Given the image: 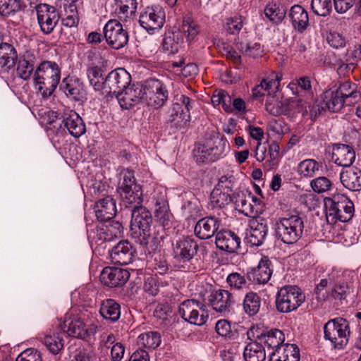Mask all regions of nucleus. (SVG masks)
Here are the masks:
<instances>
[{
  "instance_id": "20",
  "label": "nucleus",
  "mask_w": 361,
  "mask_h": 361,
  "mask_svg": "<svg viewBox=\"0 0 361 361\" xmlns=\"http://www.w3.org/2000/svg\"><path fill=\"white\" fill-rule=\"evenodd\" d=\"M61 119H62V128H66L72 136L79 137L85 133V125L75 111L64 109Z\"/></svg>"
},
{
  "instance_id": "40",
  "label": "nucleus",
  "mask_w": 361,
  "mask_h": 361,
  "mask_svg": "<svg viewBox=\"0 0 361 361\" xmlns=\"http://www.w3.org/2000/svg\"><path fill=\"white\" fill-rule=\"evenodd\" d=\"M25 7L21 0H0V16L4 18L13 17Z\"/></svg>"
},
{
  "instance_id": "51",
  "label": "nucleus",
  "mask_w": 361,
  "mask_h": 361,
  "mask_svg": "<svg viewBox=\"0 0 361 361\" xmlns=\"http://www.w3.org/2000/svg\"><path fill=\"white\" fill-rule=\"evenodd\" d=\"M264 14L271 21L279 23L285 17L286 11L276 4L271 2L265 7Z\"/></svg>"
},
{
  "instance_id": "29",
  "label": "nucleus",
  "mask_w": 361,
  "mask_h": 361,
  "mask_svg": "<svg viewBox=\"0 0 361 361\" xmlns=\"http://www.w3.org/2000/svg\"><path fill=\"white\" fill-rule=\"evenodd\" d=\"M36 61L35 54L30 51H25L18 61L16 73L18 77L24 80H28L33 73Z\"/></svg>"
},
{
  "instance_id": "62",
  "label": "nucleus",
  "mask_w": 361,
  "mask_h": 361,
  "mask_svg": "<svg viewBox=\"0 0 361 361\" xmlns=\"http://www.w3.org/2000/svg\"><path fill=\"white\" fill-rule=\"evenodd\" d=\"M328 44L335 49L343 47L345 45V39L338 32H330L327 35Z\"/></svg>"
},
{
  "instance_id": "10",
  "label": "nucleus",
  "mask_w": 361,
  "mask_h": 361,
  "mask_svg": "<svg viewBox=\"0 0 361 361\" xmlns=\"http://www.w3.org/2000/svg\"><path fill=\"white\" fill-rule=\"evenodd\" d=\"M179 314L186 322L198 326L204 324L209 318L206 306L196 300H186L179 306Z\"/></svg>"
},
{
  "instance_id": "34",
  "label": "nucleus",
  "mask_w": 361,
  "mask_h": 361,
  "mask_svg": "<svg viewBox=\"0 0 361 361\" xmlns=\"http://www.w3.org/2000/svg\"><path fill=\"white\" fill-rule=\"evenodd\" d=\"M210 150L211 162H214L222 157L226 149H228L227 141L219 135H214L207 140Z\"/></svg>"
},
{
  "instance_id": "64",
  "label": "nucleus",
  "mask_w": 361,
  "mask_h": 361,
  "mask_svg": "<svg viewBox=\"0 0 361 361\" xmlns=\"http://www.w3.org/2000/svg\"><path fill=\"white\" fill-rule=\"evenodd\" d=\"M182 31L187 35L189 39H192L199 32V29L195 22L183 20Z\"/></svg>"
},
{
  "instance_id": "48",
  "label": "nucleus",
  "mask_w": 361,
  "mask_h": 361,
  "mask_svg": "<svg viewBox=\"0 0 361 361\" xmlns=\"http://www.w3.org/2000/svg\"><path fill=\"white\" fill-rule=\"evenodd\" d=\"M62 89L65 94L75 100L79 101L83 97V90L81 85L77 80H70L66 82V79L63 81Z\"/></svg>"
},
{
  "instance_id": "2",
  "label": "nucleus",
  "mask_w": 361,
  "mask_h": 361,
  "mask_svg": "<svg viewBox=\"0 0 361 361\" xmlns=\"http://www.w3.org/2000/svg\"><path fill=\"white\" fill-rule=\"evenodd\" d=\"M199 245L196 240L184 238L177 240L173 247L176 267L183 271L195 272L202 267V262L197 254Z\"/></svg>"
},
{
  "instance_id": "12",
  "label": "nucleus",
  "mask_w": 361,
  "mask_h": 361,
  "mask_svg": "<svg viewBox=\"0 0 361 361\" xmlns=\"http://www.w3.org/2000/svg\"><path fill=\"white\" fill-rule=\"evenodd\" d=\"M130 81L131 76L124 68L114 70L105 78L103 94H112L118 98Z\"/></svg>"
},
{
  "instance_id": "32",
  "label": "nucleus",
  "mask_w": 361,
  "mask_h": 361,
  "mask_svg": "<svg viewBox=\"0 0 361 361\" xmlns=\"http://www.w3.org/2000/svg\"><path fill=\"white\" fill-rule=\"evenodd\" d=\"M272 272L271 262L264 256L259 261L257 268L252 270V275L253 280L257 283L264 284L269 281Z\"/></svg>"
},
{
  "instance_id": "57",
  "label": "nucleus",
  "mask_w": 361,
  "mask_h": 361,
  "mask_svg": "<svg viewBox=\"0 0 361 361\" xmlns=\"http://www.w3.org/2000/svg\"><path fill=\"white\" fill-rule=\"evenodd\" d=\"M288 104L290 105V115L292 114L293 111H294L293 114H301L302 116L307 115V103L303 99L293 98L288 101Z\"/></svg>"
},
{
  "instance_id": "43",
  "label": "nucleus",
  "mask_w": 361,
  "mask_h": 361,
  "mask_svg": "<svg viewBox=\"0 0 361 361\" xmlns=\"http://www.w3.org/2000/svg\"><path fill=\"white\" fill-rule=\"evenodd\" d=\"M154 216L164 226H167L171 221L172 214L168 202L164 197L156 200Z\"/></svg>"
},
{
  "instance_id": "5",
  "label": "nucleus",
  "mask_w": 361,
  "mask_h": 361,
  "mask_svg": "<svg viewBox=\"0 0 361 361\" xmlns=\"http://www.w3.org/2000/svg\"><path fill=\"white\" fill-rule=\"evenodd\" d=\"M326 219H331L333 223L336 220L342 222L350 221L354 214L353 202L344 195H336L333 198L325 200Z\"/></svg>"
},
{
  "instance_id": "11",
  "label": "nucleus",
  "mask_w": 361,
  "mask_h": 361,
  "mask_svg": "<svg viewBox=\"0 0 361 361\" xmlns=\"http://www.w3.org/2000/svg\"><path fill=\"white\" fill-rule=\"evenodd\" d=\"M169 97L166 86L155 78L145 80V102L149 106L158 109L162 106Z\"/></svg>"
},
{
  "instance_id": "7",
  "label": "nucleus",
  "mask_w": 361,
  "mask_h": 361,
  "mask_svg": "<svg viewBox=\"0 0 361 361\" xmlns=\"http://www.w3.org/2000/svg\"><path fill=\"white\" fill-rule=\"evenodd\" d=\"M305 300V295L297 286L281 288L276 296V307L279 312L288 313L296 310Z\"/></svg>"
},
{
  "instance_id": "58",
  "label": "nucleus",
  "mask_w": 361,
  "mask_h": 361,
  "mask_svg": "<svg viewBox=\"0 0 361 361\" xmlns=\"http://www.w3.org/2000/svg\"><path fill=\"white\" fill-rule=\"evenodd\" d=\"M16 361H42L41 354L33 348H28L23 351L16 358Z\"/></svg>"
},
{
  "instance_id": "45",
  "label": "nucleus",
  "mask_w": 361,
  "mask_h": 361,
  "mask_svg": "<svg viewBox=\"0 0 361 361\" xmlns=\"http://www.w3.org/2000/svg\"><path fill=\"white\" fill-rule=\"evenodd\" d=\"M235 204V209L240 213L245 216H252L257 214V210L255 209L254 205L251 203L250 200L247 196L244 194H238L234 195V200L233 202Z\"/></svg>"
},
{
  "instance_id": "6",
  "label": "nucleus",
  "mask_w": 361,
  "mask_h": 361,
  "mask_svg": "<svg viewBox=\"0 0 361 361\" xmlns=\"http://www.w3.org/2000/svg\"><path fill=\"white\" fill-rule=\"evenodd\" d=\"M304 229V221L298 215L281 218L276 223V233L278 238L286 244H293L301 237Z\"/></svg>"
},
{
  "instance_id": "35",
  "label": "nucleus",
  "mask_w": 361,
  "mask_h": 361,
  "mask_svg": "<svg viewBox=\"0 0 361 361\" xmlns=\"http://www.w3.org/2000/svg\"><path fill=\"white\" fill-rule=\"evenodd\" d=\"M17 59L15 48L11 44L2 42L0 45V66L10 69L15 66Z\"/></svg>"
},
{
  "instance_id": "63",
  "label": "nucleus",
  "mask_w": 361,
  "mask_h": 361,
  "mask_svg": "<svg viewBox=\"0 0 361 361\" xmlns=\"http://www.w3.org/2000/svg\"><path fill=\"white\" fill-rule=\"evenodd\" d=\"M243 27V20L241 18H234L228 19L226 23L225 29L231 34H238Z\"/></svg>"
},
{
  "instance_id": "36",
  "label": "nucleus",
  "mask_w": 361,
  "mask_h": 361,
  "mask_svg": "<svg viewBox=\"0 0 361 361\" xmlns=\"http://www.w3.org/2000/svg\"><path fill=\"white\" fill-rule=\"evenodd\" d=\"M99 313L105 319L114 322L120 318L121 307L114 300L107 299L102 302Z\"/></svg>"
},
{
  "instance_id": "38",
  "label": "nucleus",
  "mask_w": 361,
  "mask_h": 361,
  "mask_svg": "<svg viewBox=\"0 0 361 361\" xmlns=\"http://www.w3.org/2000/svg\"><path fill=\"white\" fill-rule=\"evenodd\" d=\"M323 103L325 108L331 112H338L346 105L345 100L336 91L326 90L324 92Z\"/></svg>"
},
{
  "instance_id": "8",
  "label": "nucleus",
  "mask_w": 361,
  "mask_h": 361,
  "mask_svg": "<svg viewBox=\"0 0 361 361\" xmlns=\"http://www.w3.org/2000/svg\"><path fill=\"white\" fill-rule=\"evenodd\" d=\"M324 331V338L330 341L335 348H343L348 341V323L343 318L329 320L325 324Z\"/></svg>"
},
{
  "instance_id": "21",
  "label": "nucleus",
  "mask_w": 361,
  "mask_h": 361,
  "mask_svg": "<svg viewBox=\"0 0 361 361\" xmlns=\"http://www.w3.org/2000/svg\"><path fill=\"white\" fill-rule=\"evenodd\" d=\"M135 250L128 240H121L110 252V257L115 264L126 265L132 262Z\"/></svg>"
},
{
  "instance_id": "59",
  "label": "nucleus",
  "mask_w": 361,
  "mask_h": 361,
  "mask_svg": "<svg viewBox=\"0 0 361 361\" xmlns=\"http://www.w3.org/2000/svg\"><path fill=\"white\" fill-rule=\"evenodd\" d=\"M351 54H352V57L353 59V61H350V60L347 59L346 61H350V62L348 63L341 64L338 68L339 71H342L346 70L348 71L353 72V71L355 68L356 61H357L359 59H361V45H359L358 47L356 48L352 52Z\"/></svg>"
},
{
  "instance_id": "41",
  "label": "nucleus",
  "mask_w": 361,
  "mask_h": 361,
  "mask_svg": "<svg viewBox=\"0 0 361 361\" xmlns=\"http://www.w3.org/2000/svg\"><path fill=\"white\" fill-rule=\"evenodd\" d=\"M243 307L245 312L250 317L256 315L261 307L260 296L252 291L247 293L244 298Z\"/></svg>"
},
{
  "instance_id": "24",
  "label": "nucleus",
  "mask_w": 361,
  "mask_h": 361,
  "mask_svg": "<svg viewBox=\"0 0 361 361\" xmlns=\"http://www.w3.org/2000/svg\"><path fill=\"white\" fill-rule=\"evenodd\" d=\"M215 243L220 250L233 253L240 248V238L230 230H224L216 233Z\"/></svg>"
},
{
  "instance_id": "54",
  "label": "nucleus",
  "mask_w": 361,
  "mask_h": 361,
  "mask_svg": "<svg viewBox=\"0 0 361 361\" xmlns=\"http://www.w3.org/2000/svg\"><path fill=\"white\" fill-rule=\"evenodd\" d=\"M310 185L315 192L323 193L331 189L332 183L328 178L320 176L313 179L310 183Z\"/></svg>"
},
{
  "instance_id": "1",
  "label": "nucleus",
  "mask_w": 361,
  "mask_h": 361,
  "mask_svg": "<svg viewBox=\"0 0 361 361\" xmlns=\"http://www.w3.org/2000/svg\"><path fill=\"white\" fill-rule=\"evenodd\" d=\"M152 216L149 210L142 204L134 207L131 212L130 235L135 241L155 250L161 242V237H158L152 231Z\"/></svg>"
},
{
  "instance_id": "46",
  "label": "nucleus",
  "mask_w": 361,
  "mask_h": 361,
  "mask_svg": "<svg viewBox=\"0 0 361 361\" xmlns=\"http://www.w3.org/2000/svg\"><path fill=\"white\" fill-rule=\"evenodd\" d=\"M321 165L314 159H307L300 161L298 166V173L303 177L312 178L316 175Z\"/></svg>"
},
{
  "instance_id": "61",
  "label": "nucleus",
  "mask_w": 361,
  "mask_h": 361,
  "mask_svg": "<svg viewBox=\"0 0 361 361\" xmlns=\"http://www.w3.org/2000/svg\"><path fill=\"white\" fill-rule=\"evenodd\" d=\"M215 329L216 333L222 337L230 338L233 335L231 331V324L227 320L221 319L218 321L216 324Z\"/></svg>"
},
{
  "instance_id": "28",
  "label": "nucleus",
  "mask_w": 361,
  "mask_h": 361,
  "mask_svg": "<svg viewBox=\"0 0 361 361\" xmlns=\"http://www.w3.org/2000/svg\"><path fill=\"white\" fill-rule=\"evenodd\" d=\"M343 185L352 191L361 190V170L357 167L343 169L340 173Z\"/></svg>"
},
{
  "instance_id": "22",
  "label": "nucleus",
  "mask_w": 361,
  "mask_h": 361,
  "mask_svg": "<svg viewBox=\"0 0 361 361\" xmlns=\"http://www.w3.org/2000/svg\"><path fill=\"white\" fill-rule=\"evenodd\" d=\"M61 330L70 336L85 339L94 334V328H87L85 324L78 318L66 319L61 325Z\"/></svg>"
},
{
  "instance_id": "9",
  "label": "nucleus",
  "mask_w": 361,
  "mask_h": 361,
  "mask_svg": "<svg viewBox=\"0 0 361 361\" xmlns=\"http://www.w3.org/2000/svg\"><path fill=\"white\" fill-rule=\"evenodd\" d=\"M231 177L222 176L210 195L212 209H223L234 200Z\"/></svg>"
},
{
  "instance_id": "23",
  "label": "nucleus",
  "mask_w": 361,
  "mask_h": 361,
  "mask_svg": "<svg viewBox=\"0 0 361 361\" xmlns=\"http://www.w3.org/2000/svg\"><path fill=\"white\" fill-rule=\"evenodd\" d=\"M221 221L215 216H209L200 219L195 226V233L200 239H209L218 231Z\"/></svg>"
},
{
  "instance_id": "27",
  "label": "nucleus",
  "mask_w": 361,
  "mask_h": 361,
  "mask_svg": "<svg viewBox=\"0 0 361 361\" xmlns=\"http://www.w3.org/2000/svg\"><path fill=\"white\" fill-rule=\"evenodd\" d=\"M190 121V114L185 112L179 102H174L169 111L168 122L177 129H185Z\"/></svg>"
},
{
  "instance_id": "14",
  "label": "nucleus",
  "mask_w": 361,
  "mask_h": 361,
  "mask_svg": "<svg viewBox=\"0 0 361 361\" xmlns=\"http://www.w3.org/2000/svg\"><path fill=\"white\" fill-rule=\"evenodd\" d=\"M37 23L42 32L44 35L51 33L59 20L57 10L48 4H39L36 6Z\"/></svg>"
},
{
  "instance_id": "52",
  "label": "nucleus",
  "mask_w": 361,
  "mask_h": 361,
  "mask_svg": "<svg viewBox=\"0 0 361 361\" xmlns=\"http://www.w3.org/2000/svg\"><path fill=\"white\" fill-rule=\"evenodd\" d=\"M207 140L203 144H197L193 149L194 157L199 163L211 162L210 150Z\"/></svg>"
},
{
  "instance_id": "15",
  "label": "nucleus",
  "mask_w": 361,
  "mask_h": 361,
  "mask_svg": "<svg viewBox=\"0 0 361 361\" xmlns=\"http://www.w3.org/2000/svg\"><path fill=\"white\" fill-rule=\"evenodd\" d=\"M145 81L143 83L128 85L121 94L118 101L123 109H128L140 102H145Z\"/></svg>"
},
{
  "instance_id": "31",
  "label": "nucleus",
  "mask_w": 361,
  "mask_h": 361,
  "mask_svg": "<svg viewBox=\"0 0 361 361\" xmlns=\"http://www.w3.org/2000/svg\"><path fill=\"white\" fill-rule=\"evenodd\" d=\"M336 91L345 100L346 106L353 105L361 99V93L357 85L350 81L341 83Z\"/></svg>"
},
{
  "instance_id": "4",
  "label": "nucleus",
  "mask_w": 361,
  "mask_h": 361,
  "mask_svg": "<svg viewBox=\"0 0 361 361\" xmlns=\"http://www.w3.org/2000/svg\"><path fill=\"white\" fill-rule=\"evenodd\" d=\"M120 180L117 191L119 193L125 207H134L142 204V190L140 185L136 183L132 171L123 169L120 173Z\"/></svg>"
},
{
  "instance_id": "30",
  "label": "nucleus",
  "mask_w": 361,
  "mask_h": 361,
  "mask_svg": "<svg viewBox=\"0 0 361 361\" xmlns=\"http://www.w3.org/2000/svg\"><path fill=\"white\" fill-rule=\"evenodd\" d=\"M257 338L262 345L264 343L269 348L273 350L278 349L279 348H283V342L285 341V336L282 331L277 329H271L265 331V334L258 335Z\"/></svg>"
},
{
  "instance_id": "55",
  "label": "nucleus",
  "mask_w": 361,
  "mask_h": 361,
  "mask_svg": "<svg viewBox=\"0 0 361 361\" xmlns=\"http://www.w3.org/2000/svg\"><path fill=\"white\" fill-rule=\"evenodd\" d=\"M226 282L231 289L241 290L247 287V281L244 276L237 272L230 274Z\"/></svg>"
},
{
  "instance_id": "26",
  "label": "nucleus",
  "mask_w": 361,
  "mask_h": 361,
  "mask_svg": "<svg viewBox=\"0 0 361 361\" xmlns=\"http://www.w3.org/2000/svg\"><path fill=\"white\" fill-rule=\"evenodd\" d=\"M335 164L344 169L350 168L355 159V152L353 147L344 144H337L333 149Z\"/></svg>"
},
{
  "instance_id": "17",
  "label": "nucleus",
  "mask_w": 361,
  "mask_h": 361,
  "mask_svg": "<svg viewBox=\"0 0 361 361\" xmlns=\"http://www.w3.org/2000/svg\"><path fill=\"white\" fill-rule=\"evenodd\" d=\"M139 23L148 32L159 30L165 23V12L159 7H147L140 13Z\"/></svg>"
},
{
  "instance_id": "60",
  "label": "nucleus",
  "mask_w": 361,
  "mask_h": 361,
  "mask_svg": "<svg viewBox=\"0 0 361 361\" xmlns=\"http://www.w3.org/2000/svg\"><path fill=\"white\" fill-rule=\"evenodd\" d=\"M349 293L348 286L345 283L336 284L331 290V295L336 300H345Z\"/></svg>"
},
{
  "instance_id": "39",
  "label": "nucleus",
  "mask_w": 361,
  "mask_h": 361,
  "mask_svg": "<svg viewBox=\"0 0 361 361\" xmlns=\"http://www.w3.org/2000/svg\"><path fill=\"white\" fill-rule=\"evenodd\" d=\"M243 356L246 361H264L266 358L265 350L260 342H252L245 346Z\"/></svg>"
},
{
  "instance_id": "47",
  "label": "nucleus",
  "mask_w": 361,
  "mask_h": 361,
  "mask_svg": "<svg viewBox=\"0 0 361 361\" xmlns=\"http://www.w3.org/2000/svg\"><path fill=\"white\" fill-rule=\"evenodd\" d=\"M61 334L47 335L43 343L47 348L54 355H57L63 348L64 341Z\"/></svg>"
},
{
  "instance_id": "19",
  "label": "nucleus",
  "mask_w": 361,
  "mask_h": 361,
  "mask_svg": "<svg viewBox=\"0 0 361 361\" xmlns=\"http://www.w3.org/2000/svg\"><path fill=\"white\" fill-rule=\"evenodd\" d=\"M267 231V226L262 219H252L250 221L249 228L245 231V241L250 246L259 247L264 243Z\"/></svg>"
},
{
  "instance_id": "42",
  "label": "nucleus",
  "mask_w": 361,
  "mask_h": 361,
  "mask_svg": "<svg viewBox=\"0 0 361 361\" xmlns=\"http://www.w3.org/2000/svg\"><path fill=\"white\" fill-rule=\"evenodd\" d=\"M265 108L270 114L278 116L280 115H290V105L288 101H279L271 97L266 102Z\"/></svg>"
},
{
  "instance_id": "53",
  "label": "nucleus",
  "mask_w": 361,
  "mask_h": 361,
  "mask_svg": "<svg viewBox=\"0 0 361 361\" xmlns=\"http://www.w3.org/2000/svg\"><path fill=\"white\" fill-rule=\"evenodd\" d=\"M311 7L313 12L320 16H326L331 11V0H312Z\"/></svg>"
},
{
  "instance_id": "49",
  "label": "nucleus",
  "mask_w": 361,
  "mask_h": 361,
  "mask_svg": "<svg viewBox=\"0 0 361 361\" xmlns=\"http://www.w3.org/2000/svg\"><path fill=\"white\" fill-rule=\"evenodd\" d=\"M87 75L90 83L96 91H104L105 78L102 75V71L97 66L89 68L87 70Z\"/></svg>"
},
{
  "instance_id": "18",
  "label": "nucleus",
  "mask_w": 361,
  "mask_h": 361,
  "mask_svg": "<svg viewBox=\"0 0 361 361\" xmlns=\"http://www.w3.org/2000/svg\"><path fill=\"white\" fill-rule=\"evenodd\" d=\"M127 269L118 267H105L101 272L100 281L105 286L114 288L123 286L129 279Z\"/></svg>"
},
{
  "instance_id": "16",
  "label": "nucleus",
  "mask_w": 361,
  "mask_h": 361,
  "mask_svg": "<svg viewBox=\"0 0 361 361\" xmlns=\"http://www.w3.org/2000/svg\"><path fill=\"white\" fill-rule=\"evenodd\" d=\"M209 301L214 310L226 316L233 310L235 300L232 294L226 290H214L209 296Z\"/></svg>"
},
{
  "instance_id": "56",
  "label": "nucleus",
  "mask_w": 361,
  "mask_h": 361,
  "mask_svg": "<svg viewBox=\"0 0 361 361\" xmlns=\"http://www.w3.org/2000/svg\"><path fill=\"white\" fill-rule=\"evenodd\" d=\"M160 283L156 277H147L143 284V290L150 295L155 296L159 291Z\"/></svg>"
},
{
  "instance_id": "50",
  "label": "nucleus",
  "mask_w": 361,
  "mask_h": 361,
  "mask_svg": "<svg viewBox=\"0 0 361 361\" xmlns=\"http://www.w3.org/2000/svg\"><path fill=\"white\" fill-rule=\"evenodd\" d=\"M285 361H300V350L295 344L286 343L277 349Z\"/></svg>"
},
{
  "instance_id": "25",
  "label": "nucleus",
  "mask_w": 361,
  "mask_h": 361,
  "mask_svg": "<svg viewBox=\"0 0 361 361\" xmlns=\"http://www.w3.org/2000/svg\"><path fill=\"white\" fill-rule=\"evenodd\" d=\"M95 215L100 221L111 220L116 214V201L111 196L99 200L95 205Z\"/></svg>"
},
{
  "instance_id": "13",
  "label": "nucleus",
  "mask_w": 361,
  "mask_h": 361,
  "mask_svg": "<svg viewBox=\"0 0 361 361\" xmlns=\"http://www.w3.org/2000/svg\"><path fill=\"white\" fill-rule=\"evenodd\" d=\"M104 36L107 44L114 49L124 47L128 42L129 36L122 24L117 20H109L104 27Z\"/></svg>"
},
{
  "instance_id": "33",
  "label": "nucleus",
  "mask_w": 361,
  "mask_h": 361,
  "mask_svg": "<svg viewBox=\"0 0 361 361\" xmlns=\"http://www.w3.org/2000/svg\"><path fill=\"white\" fill-rule=\"evenodd\" d=\"M289 17L293 27L300 32H302L309 24L307 12L301 6L295 5L292 6Z\"/></svg>"
},
{
  "instance_id": "3",
  "label": "nucleus",
  "mask_w": 361,
  "mask_h": 361,
  "mask_svg": "<svg viewBox=\"0 0 361 361\" xmlns=\"http://www.w3.org/2000/svg\"><path fill=\"white\" fill-rule=\"evenodd\" d=\"M34 80L43 97H50L57 87L61 79V71L54 61H44L34 73Z\"/></svg>"
},
{
  "instance_id": "37",
  "label": "nucleus",
  "mask_w": 361,
  "mask_h": 361,
  "mask_svg": "<svg viewBox=\"0 0 361 361\" xmlns=\"http://www.w3.org/2000/svg\"><path fill=\"white\" fill-rule=\"evenodd\" d=\"M180 35L179 30L166 32L161 44L163 51L168 54H176L180 47Z\"/></svg>"
},
{
  "instance_id": "44",
  "label": "nucleus",
  "mask_w": 361,
  "mask_h": 361,
  "mask_svg": "<svg viewBox=\"0 0 361 361\" xmlns=\"http://www.w3.org/2000/svg\"><path fill=\"white\" fill-rule=\"evenodd\" d=\"M161 343V335L157 331H149L141 334L137 338V343L140 346L147 349L154 350Z\"/></svg>"
}]
</instances>
